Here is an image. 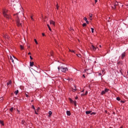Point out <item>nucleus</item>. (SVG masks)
Segmentation results:
<instances>
[{
	"instance_id": "f257e3e1",
	"label": "nucleus",
	"mask_w": 128,
	"mask_h": 128,
	"mask_svg": "<svg viewBox=\"0 0 128 128\" xmlns=\"http://www.w3.org/2000/svg\"><path fill=\"white\" fill-rule=\"evenodd\" d=\"M12 3V4L13 5V8L14 10H18V8H22V5L20 3L18 2V0H10Z\"/></svg>"
},
{
	"instance_id": "f03ea898",
	"label": "nucleus",
	"mask_w": 128,
	"mask_h": 128,
	"mask_svg": "<svg viewBox=\"0 0 128 128\" xmlns=\"http://www.w3.org/2000/svg\"><path fill=\"white\" fill-rule=\"evenodd\" d=\"M14 16H17L16 18V22L18 26H22V24H24V22L20 20V14L18 13L14 14Z\"/></svg>"
},
{
	"instance_id": "7ed1b4c3",
	"label": "nucleus",
	"mask_w": 128,
	"mask_h": 128,
	"mask_svg": "<svg viewBox=\"0 0 128 128\" xmlns=\"http://www.w3.org/2000/svg\"><path fill=\"white\" fill-rule=\"evenodd\" d=\"M58 71H60V70H61V71L62 72H64V73H66V72H68V68H64L62 66H61V67L58 66Z\"/></svg>"
},
{
	"instance_id": "20e7f679",
	"label": "nucleus",
	"mask_w": 128,
	"mask_h": 128,
	"mask_svg": "<svg viewBox=\"0 0 128 128\" xmlns=\"http://www.w3.org/2000/svg\"><path fill=\"white\" fill-rule=\"evenodd\" d=\"M7 12H8V10L6 9L2 10V14L4 16V18H10V16L6 14Z\"/></svg>"
},
{
	"instance_id": "39448f33",
	"label": "nucleus",
	"mask_w": 128,
	"mask_h": 128,
	"mask_svg": "<svg viewBox=\"0 0 128 128\" xmlns=\"http://www.w3.org/2000/svg\"><path fill=\"white\" fill-rule=\"evenodd\" d=\"M10 59L13 64H16V62H18V58L14 57V56H10Z\"/></svg>"
},
{
	"instance_id": "423d86ee",
	"label": "nucleus",
	"mask_w": 128,
	"mask_h": 128,
	"mask_svg": "<svg viewBox=\"0 0 128 128\" xmlns=\"http://www.w3.org/2000/svg\"><path fill=\"white\" fill-rule=\"evenodd\" d=\"M84 72H86V73L88 74H92V69H91V68H90V69H86V70H84Z\"/></svg>"
},
{
	"instance_id": "0eeeda50",
	"label": "nucleus",
	"mask_w": 128,
	"mask_h": 128,
	"mask_svg": "<svg viewBox=\"0 0 128 128\" xmlns=\"http://www.w3.org/2000/svg\"><path fill=\"white\" fill-rule=\"evenodd\" d=\"M124 56H126V52H124L122 54L121 58L122 60H124Z\"/></svg>"
},
{
	"instance_id": "6e6552de",
	"label": "nucleus",
	"mask_w": 128,
	"mask_h": 128,
	"mask_svg": "<svg viewBox=\"0 0 128 128\" xmlns=\"http://www.w3.org/2000/svg\"><path fill=\"white\" fill-rule=\"evenodd\" d=\"M3 36L4 38H5L7 40H8V38H10V36H8L7 34H4Z\"/></svg>"
},
{
	"instance_id": "1a4fd4ad",
	"label": "nucleus",
	"mask_w": 128,
	"mask_h": 128,
	"mask_svg": "<svg viewBox=\"0 0 128 128\" xmlns=\"http://www.w3.org/2000/svg\"><path fill=\"white\" fill-rule=\"evenodd\" d=\"M90 48L92 50H94V51L96 50V48L94 47V45H92Z\"/></svg>"
},
{
	"instance_id": "9d476101",
	"label": "nucleus",
	"mask_w": 128,
	"mask_h": 128,
	"mask_svg": "<svg viewBox=\"0 0 128 128\" xmlns=\"http://www.w3.org/2000/svg\"><path fill=\"white\" fill-rule=\"evenodd\" d=\"M84 20H85V22H86V24H90V22H88V18L86 17H84Z\"/></svg>"
},
{
	"instance_id": "9b49d317",
	"label": "nucleus",
	"mask_w": 128,
	"mask_h": 128,
	"mask_svg": "<svg viewBox=\"0 0 128 128\" xmlns=\"http://www.w3.org/2000/svg\"><path fill=\"white\" fill-rule=\"evenodd\" d=\"M50 24H52L53 26H55L56 23L54 22L52 20H50Z\"/></svg>"
},
{
	"instance_id": "f8f14e48",
	"label": "nucleus",
	"mask_w": 128,
	"mask_h": 128,
	"mask_svg": "<svg viewBox=\"0 0 128 128\" xmlns=\"http://www.w3.org/2000/svg\"><path fill=\"white\" fill-rule=\"evenodd\" d=\"M74 88H73L72 92H76V85H74Z\"/></svg>"
},
{
	"instance_id": "ddd939ff",
	"label": "nucleus",
	"mask_w": 128,
	"mask_h": 128,
	"mask_svg": "<svg viewBox=\"0 0 128 128\" xmlns=\"http://www.w3.org/2000/svg\"><path fill=\"white\" fill-rule=\"evenodd\" d=\"M90 112H92V111H90V110L86 111V114H90Z\"/></svg>"
},
{
	"instance_id": "4468645a",
	"label": "nucleus",
	"mask_w": 128,
	"mask_h": 128,
	"mask_svg": "<svg viewBox=\"0 0 128 128\" xmlns=\"http://www.w3.org/2000/svg\"><path fill=\"white\" fill-rule=\"evenodd\" d=\"M34 62H30V66H34Z\"/></svg>"
},
{
	"instance_id": "2eb2a0df",
	"label": "nucleus",
	"mask_w": 128,
	"mask_h": 128,
	"mask_svg": "<svg viewBox=\"0 0 128 128\" xmlns=\"http://www.w3.org/2000/svg\"><path fill=\"white\" fill-rule=\"evenodd\" d=\"M66 114H67V116H70V112L67 111L66 112Z\"/></svg>"
},
{
	"instance_id": "dca6fc26",
	"label": "nucleus",
	"mask_w": 128,
	"mask_h": 128,
	"mask_svg": "<svg viewBox=\"0 0 128 128\" xmlns=\"http://www.w3.org/2000/svg\"><path fill=\"white\" fill-rule=\"evenodd\" d=\"M69 100H70V102H71V104H74V101L72 100V98H70Z\"/></svg>"
},
{
	"instance_id": "f3484780",
	"label": "nucleus",
	"mask_w": 128,
	"mask_h": 128,
	"mask_svg": "<svg viewBox=\"0 0 128 128\" xmlns=\"http://www.w3.org/2000/svg\"><path fill=\"white\" fill-rule=\"evenodd\" d=\"M48 114H49V116H52V111H49Z\"/></svg>"
},
{
	"instance_id": "a211bd4d",
	"label": "nucleus",
	"mask_w": 128,
	"mask_h": 128,
	"mask_svg": "<svg viewBox=\"0 0 128 128\" xmlns=\"http://www.w3.org/2000/svg\"><path fill=\"white\" fill-rule=\"evenodd\" d=\"M90 20H92V14H90Z\"/></svg>"
},
{
	"instance_id": "6ab92c4d",
	"label": "nucleus",
	"mask_w": 128,
	"mask_h": 128,
	"mask_svg": "<svg viewBox=\"0 0 128 128\" xmlns=\"http://www.w3.org/2000/svg\"><path fill=\"white\" fill-rule=\"evenodd\" d=\"M47 26H48V28H49V30L52 31V28H50V24H47Z\"/></svg>"
},
{
	"instance_id": "aec40b11",
	"label": "nucleus",
	"mask_w": 128,
	"mask_h": 128,
	"mask_svg": "<svg viewBox=\"0 0 128 128\" xmlns=\"http://www.w3.org/2000/svg\"><path fill=\"white\" fill-rule=\"evenodd\" d=\"M76 56H77L78 58H82V55L80 54H76Z\"/></svg>"
},
{
	"instance_id": "412c9836",
	"label": "nucleus",
	"mask_w": 128,
	"mask_h": 128,
	"mask_svg": "<svg viewBox=\"0 0 128 128\" xmlns=\"http://www.w3.org/2000/svg\"><path fill=\"white\" fill-rule=\"evenodd\" d=\"M9 84H12V81L10 80L9 82L7 83V86H8Z\"/></svg>"
},
{
	"instance_id": "4be33fe9",
	"label": "nucleus",
	"mask_w": 128,
	"mask_h": 128,
	"mask_svg": "<svg viewBox=\"0 0 128 128\" xmlns=\"http://www.w3.org/2000/svg\"><path fill=\"white\" fill-rule=\"evenodd\" d=\"M14 94L16 96V94H18V90H16V91H15Z\"/></svg>"
},
{
	"instance_id": "5701e85b",
	"label": "nucleus",
	"mask_w": 128,
	"mask_h": 128,
	"mask_svg": "<svg viewBox=\"0 0 128 128\" xmlns=\"http://www.w3.org/2000/svg\"><path fill=\"white\" fill-rule=\"evenodd\" d=\"M73 104H74V105L75 106H76V101L74 100V102H73Z\"/></svg>"
},
{
	"instance_id": "b1692460",
	"label": "nucleus",
	"mask_w": 128,
	"mask_h": 128,
	"mask_svg": "<svg viewBox=\"0 0 128 128\" xmlns=\"http://www.w3.org/2000/svg\"><path fill=\"white\" fill-rule=\"evenodd\" d=\"M106 92L104 91V90H103V91H102V93H101V94H106Z\"/></svg>"
},
{
	"instance_id": "393cba45",
	"label": "nucleus",
	"mask_w": 128,
	"mask_h": 128,
	"mask_svg": "<svg viewBox=\"0 0 128 128\" xmlns=\"http://www.w3.org/2000/svg\"><path fill=\"white\" fill-rule=\"evenodd\" d=\"M104 90L105 91V92H108V88H106Z\"/></svg>"
},
{
	"instance_id": "a878e982",
	"label": "nucleus",
	"mask_w": 128,
	"mask_h": 128,
	"mask_svg": "<svg viewBox=\"0 0 128 128\" xmlns=\"http://www.w3.org/2000/svg\"><path fill=\"white\" fill-rule=\"evenodd\" d=\"M118 2H115V4H114V6H118Z\"/></svg>"
},
{
	"instance_id": "bb28decb",
	"label": "nucleus",
	"mask_w": 128,
	"mask_h": 128,
	"mask_svg": "<svg viewBox=\"0 0 128 128\" xmlns=\"http://www.w3.org/2000/svg\"><path fill=\"white\" fill-rule=\"evenodd\" d=\"M91 30L92 34H94V28H91Z\"/></svg>"
},
{
	"instance_id": "cd10ccee",
	"label": "nucleus",
	"mask_w": 128,
	"mask_h": 128,
	"mask_svg": "<svg viewBox=\"0 0 128 128\" xmlns=\"http://www.w3.org/2000/svg\"><path fill=\"white\" fill-rule=\"evenodd\" d=\"M34 42H35L36 44H38V41L36 40V39H34Z\"/></svg>"
},
{
	"instance_id": "c85d7f7f",
	"label": "nucleus",
	"mask_w": 128,
	"mask_h": 128,
	"mask_svg": "<svg viewBox=\"0 0 128 128\" xmlns=\"http://www.w3.org/2000/svg\"><path fill=\"white\" fill-rule=\"evenodd\" d=\"M22 124H26V122H24V120H22Z\"/></svg>"
},
{
	"instance_id": "c756f323",
	"label": "nucleus",
	"mask_w": 128,
	"mask_h": 128,
	"mask_svg": "<svg viewBox=\"0 0 128 128\" xmlns=\"http://www.w3.org/2000/svg\"><path fill=\"white\" fill-rule=\"evenodd\" d=\"M101 74H102V76L104 75V70H102V71Z\"/></svg>"
},
{
	"instance_id": "7c9ffc66",
	"label": "nucleus",
	"mask_w": 128,
	"mask_h": 128,
	"mask_svg": "<svg viewBox=\"0 0 128 128\" xmlns=\"http://www.w3.org/2000/svg\"><path fill=\"white\" fill-rule=\"evenodd\" d=\"M116 100H120V97H117L116 98Z\"/></svg>"
},
{
	"instance_id": "2f4dec72",
	"label": "nucleus",
	"mask_w": 128,
	"mask_h": 128,
	"mask_svg": "<svg viewBox=\"0 0 128 128\" xmlns=\"http://www.w3.org/2000/svg\"><path fill=\"white\" fill-rule=\"evenodd\" d=\"M0 123L2 124V126H4V122L0 120Z\"/></svg>"
},
{
	"instance_id": "473e14b6",
	"label": "nucleus",
	"mask_w": 128,
	"mask_h": 128,
	"mask_svg": "<svg viewBox=\"0 0 128 128\" xmlns=\"http://www.w3.org/2000/svg\"><path fill=\"white\" fill-rule=\"evenodd\" d=\"M32 108H33V110H36V108H34V105L32 106Z\"/></svg>"
},
{
	"instance_id": "72a5a7b5",
	"label": "nucleus",
	"mask_w": 128,
	"mask_h": 128,
	"mask_svg": "<svg viewBox=\"0 0 128 128\" xmlns=\"http://www.w3.org/2000/svg\"><path fill=\"white\" fill-rule=\"evenodd\" d=\"M82 26H86V24L84 23V24H83Z\"/></svg>"
},
{
	"instance_id": "f704fd0d",
	"label": "nucleus",
	"mask_w": 128,
	"mask_h": 128,
	"mask_svg": "<svg viewBox=\"0 0 128 128\" xmlns=\"http://www.w3.org/2000/svg\"><path fill=\"white\" fill-rule=\"evenodd\" d=\"M10 110V112H12V110H14V108H11Z\"/></svg>"
},
{
	"instance_id": "c9c22d12",
	"label": "nucleus",
	"mask_w": 128,
	"mask_h": 128,
	"mask_svg": "<svg viewBox=\"0 0 128 128\" xmlns=\"http://www.w3.org/2000/svg\"><path fill=\"white\" fill-rule=\"evenodd\" d=\"M98 75L100 76H102V72H100L98 74Z\"/></svg>"
},
{
	"instance_id": "e433bc0d",
	"label": "nucleus",
	"mask_w": 128,
	"mask_h": 128,
	"mask_svg": "<svg viewBox=\"0 0 128 128\" xmlns=\"http://www.w3.org/2000/svg\"><path fill=\"white\" fill-rule=\"evenodd\" d=\"M112 8H113V10H115V8H116V6L114 5V6H112Z\"/></svg>"
},
{
	"instance_id": "4c0bfd02",
	"label": "nucleus",
	"mask_w": 128,
	"mask_h": 128,
	"mask_svg": "<svg viewBox=\"0 0 128 128\" xmlns=\"http://www.w3.org/2000/svg\"><path fill=\"white\" fill-rule=\"evenodd\" d=\"M31 20H34V18H32V16H31Z\"/></svg>"
},
{
	"instance_id": "58836bf2",
	"label": "nucleus",
	"mask_w": 128,
	"mask_h": 128,
	"mask_svg": "<svg viewBox=\"0 0 128 128\" xmlns=\"http://www.w3.org/2000/svg\"><path fill=\"white\" fill-rule=\"evenodd\" d=\"M20 48L21 50H24V46H20Z\"/></svg>"
},
{
	"instance_id": "ea45409f",
	"label": "nucleus",
	"mask_w": 128,
	"mask_h": 128,
	"mask_svg": "<svg viewBox=\"0 0 128 128\" xmlns=\"http://www.w3.org/2000/svg\"><path fill=\"white\" fill-rule=\"evenodd\" d=\"M88 94V91H86V93L84 94V96H86V94Z\"/></svg>"
},
{
	"instance_id": "a19ab883",
	"label": "nucleus",
	"mask_w": 128,
	"mask_h": 128,
	"mask_svg": "<svg viewBox=\"0 0 128 128\" xmlns=\"http://www.w3.org/2000/svg\"><path fill=\"white\" fill-rule=\"evenodd\" d=\"M120 102H122V104H124L125 102L124 100H121Z\"/></svg>"
},
{
	"instance_id": "79ce46f5",
	"label": "nucleus",
	"mask_w": 128,
	"mask_h": 128,
	"mask_svg": "<svg viewBox=\"0 0 128 128\" xmlns=\"http://www.w3.org/2000/svg\"><path fill=\"white\" fill-rule=\"evenodd\" d=\"M78 96H76V97H75V100H78Z\"/></svg>"
},
{
	"instance_id": "37998d69",
	"label": "nucleus",
	"mask_w": 128,
	"mask_h": 128,
	"mask_svg": "<svg viewBox=\"0 0 128 128\" xmlns=\"http://www.w3.org/2000/svg\"><path fill=\"white\" fill-rule=\"evenodd\" d=\"M96 114L95 112H92L90 114H91V116H92V114Z\"/></svg>"
},
{
	"instance_id": "c03bdc74",
	"label": "nucleus",
	"mask_w": 128,
	"mask_h": 128,
	"mask_svg": "<svg viewBox=\"0 0 128 128\" xmlns=\"http://www.w3.org/2000/svg\"><path fill=\"white\" fill-rule=\"evenodd\" d=\"M56 8H57V10H58V5L56 6Z\"/></svg>"
},
{
	"instance_id": "a18cd8bd",
	"label": "nucleus",
	"mask_w": 128,
	"mask_h": 128,
	"mask_svg": "<svg viewBox=\"0 0 128 128\" xmlns=\"http://www.w3.org/2000/svg\"><path fill=\"white\" fill-rule=\"evenodd\" d=\"M42 36H45L44 34V33H42Z\"/></svg>"
},
{
	"instance_id": "49530a36",
	"label": "nucleus",
	"mask_w": 128,
	"mask_h": 128,
	"mask_svg": "<svg viewBox=\"0 0 128 128\" xmlns=\"http://www.w3.org/2000/svg\"><path fill=\"white\" fill-rule=\"evenodd\" d=\"M98 2V0H95V4H96Z\"/></svg>"
},
{
	"instance_id": "de8ad7c7",
	"label": "nucleus",
	"mask_w": 128,
	"mask_h": 128,
	"mask_svg": "<svg viewBox=\"0 0 128 128\" xmlns=\"http://www.w3.org/2000/svg\"><path fill=\"white\" fill-rule=\"evenodd\" d=\"M71 52H74V54L75 52H74V50H72Z\"/></svg>"
},
{
	"instance_id": "09e8293b",
	"label": "nucleus",
	"mask_w": 128,
	"mask_h": 128,
	"mask_svg": "<svg viewBox=\"0 0 128 128\" xmlns=\"http://www.w3.org/2000/svg\"><path fill=\"white\" fill-rule=\"evenodd\" d=\"M84 96V94H81V96Z\"/></svg>"
},
{
	"instance_id": "8fccbe9b",
	"label": "nucleus",
	"mask_w": 128,
	"mask_h": 128,
	"mask_svg": "<svg viewBox=\"0 0 128 128\" xmlns=\"http://www.w3.org/2000/svg\"><path fill=\"white\" fill-rule=\"evenodd\" d=\"M26 98H28V94H26Z\"/></svg>"
},
{
	"instance_id": "3c124183",
	"label": "nucleus",
	"mask_w": 128,
	"mask_h": 128,
	"mask_svg": "<svg viewBox=\"0 0 128 128\" xmlns=\"http://www.w3.org/2000/svg\"><path fill=\"white\" fill-rule=\"evenodd\" d=\"M35 110V114H38V112H36V110Z\"/></svg>"
},
{
	"instance_id": "603ef678",
	"label": "nucleus",
	"mask_w": 128,
	"mask_h": 128,
	"mask_svg": "<svg viewBox=\"0 0 128 128\" xmlns=\"http://www.w3.org/2000/svg\"><path fill=\"white\" fill-rule=\"evenodd\" d=\"M30 58L31 60H32V56H30Z\"/></svg>"
},
{
	"instance_id": "864d4df0",
	"label": "nucleus",
	"mask_w": 128,
	"mask_h": 128,
	"mask_svg": "<svg viewBox=\"0 0 128 128\" xmlns=\"http://www.w3.org/2000/svg\"><path fill=\"white\" fill-rule=\"evenodd\" d=\"M28 54H32L30 52H29L28 53Z\"/></svg>"
},
{
	"instance_id": "5fc2aeb1",
	"label": "nucleus",
	"mask_w": 128,
	"mask_h": 128,
	"mask_svg": "<svg viewBox=\"0 0 128 128\" xmlns=\"http://www.w3.org/2000/svg\"><path fill=\"white\" fill-rule=\"evenodd\" d=\"M22 16H24V13H22Z\"/></svg>"
},
{
	"instance_id": "6e6d98bb",
	"label": "nucleus",
	"mask_w": 128,
	"mask_h": 128,
	"mask_svg": "<svg viewBox=\"0 0 128 128\" xmlns=\"http://www.w3.org/2000/svg\"><path fill=\"white\" fill-rule=\"evenodd\" d=\"M84 92V90H82V92Z\"/></svg>"
},
{
	"instance_id": "4d7b16f0",
	"label": "nucleus",
	"mask_w": 128,
	"mask_h": 128,
	"mask_svg": "<svg viewBox=\"0 0 128 128\" xmlns=\"http://www.w3.org/2000/svg\"><path fill=\"white\" fill-rule=\"evenodd\" d=\"M83 76L84 78H86V76H84V74H83Z\"/></svg>"
},
{
	"instance_id": "13d9d810",
	"label": "nucleus",
	"mask_w": 128,
	"mask_h": 128,
	"mask_svg": "<svg viewBox=\"0 0 128 128\" xmlns=\"http://www.w3.org/2000/svg\"><path fill=\"white\" fill-rule=\"evenodd\" d=\"M69 52H72V50H69Z\"/></svg>"
},
{
	"instance_id": "bf43d9fd",
	"label": "nucleus",
	"mask_w": 128,
	"mask_h": 128,
	"mask_svg": "<svg viewBox=\"0 0 128 128\" xmlns=\"http://www.w3.org/2000/svg\"><path fill=\"white\" fill-rule=\"evenodd\" d=\"M100 48H102V46H101V45H100Z\"/></svg>"
},
{
	"instance_id": "052dcab7",
	"label": "nucleus",
	"mask_w": 128,
	"mask_h": 128,
	"mask_svg": "<svg viewBox=\"0 0 128 128\" xmlns=\"http://www.w3.org/2000/svg\"><path fill=\"white\" fill-rule=\"evenodd\" d=\"M18 112H20V110H18Z\"/></svg>"
},
{
	"instance_id": "680f3d73",
	"label": "nucleus",
	"mask_w": 128,
	"mask_h": 128,
	"mask_svg": "<svg viewBox=\"0 0 128 128\" xmlns=\"http://www.w3.org/2000/svg\"><path fill=\"white\" fill-rule=\"evenodd\" d=\"M120 128H123L122 126H121Z\"/></svg>"
},
{
	"instance_id": "e2e57ef3",
	"label": "nucleus",
	"mask_w": 128,
	"mask_h": 128,
	"mask_svg": "<svg viewBox=\"0 0 128 128\" xmlns=\"http://www.w3.org/2000/svg\"><path fill=\"white\" fill-rule=\"evenodd\" d=\"M38 110H40V108H38Z\"/></svg>"
},
{
	"instance_id": "0e129e2a",
	"label": "nucleus",
	"mask_w": 128,
	"mask_h": 128,
	"mask_svg": "<svg viewBox=\"0 0 128 128\" xmlns=\"http://www.w3.org/2000/svg\"><path fill=\"white\" fill-rule=\"evenodd\" d=\"M124 78H126V77L125 76H124Z\"/></svg>"
},
{
	"instance_id": "69168bd1",
	"label": "nucleus",
	"mask_w": 128,
	"mask_h": 128,
	"mask_svg": "<svg viewBox=\"0 0 128 128\" xmlns=\"http://www.w3.org/2000/svg\"><path fill=\"white\" fill-rule=\"evenodd\" d=\"M1 100H2V98H1Z\"/></svg>"
}]
</instances>
